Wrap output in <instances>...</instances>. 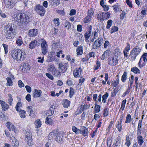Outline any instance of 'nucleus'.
<instances>
[{"instance_id": "obj_1", "label": "nucleus", "mask_w": 147, "mask_h": 147, "mask_svg": "<svg viewBox=\"0 0 147 147\" xmlns=\"http://www.w3.org/2000/svg\"><path fill=\"white\" fill-rule=\"evenodd\" d=\"M15 15L14 21H16V24L20 26H23L24 24H27L30 21L31 16L28 12L19 13Z\"/></svg>"}, {"instance_id": "obj_2", "label": "nucleus", "mask_w": 147, "mask_h": 147, "mask_svg": "<svg viewBox=\"0 0 147 147\" xmlns=\"http://www.w3.org/2000/svg\"><path fill=\"white\" fill-rule=\"evenodd\" d=\"M12 58L17 61L24 60L26 57L25 52L20 49H15L11 52Z\"/></svg>"}, {"instance_id": "obj_3", "label": "nucleus", "mask_w": 147, "mask_h": 147, "mask_svg": "<svg viewBox=\"0 0 147 147\" xmlns=\"http://www.w3.org/2000/svg\"><path fill=\"white\" fill-rule=\"evenodd\" d=\"M141 51V49L138 46H136L130 51L129 57L131 61H135L136 57L139 54Z\"/></svg>"}, {"instance_id": "obj_4", "label": "nucleus", "mask_w": 147, "mask_h": 147, "mask_svg": "<svg viewBox=\"0 0 147 147\" xmlns=\"http://www.w3.org/2000/svg\"><path fill=\"white\" fill-rule=\"evenodd\" d=\"M147 61V53H145L142 55L138 63V66L142 68L145 65V62Z\"/></svg>"}, {"instance_id": "obj_5", "label": "nucleus", "mask_w": 147, "mask_h": 147, "mask_svg": "<svg viewBox=\"0 0 147 147\" xmlns=\"http://www.w3.org/2000/svg\"><path fill=\"white\" fill-rule=\"evenodd\" d=\"M35 10L41 16H44L45 12V9L43 6L40 4H38L36 5Z\"/></svg>"}, {"instance_id": "obj_6", "label": "nucleus", "mask_w": 147, "mask_h": 147, "mask_svg": "<svg viewBox=\"0 0 147 147\" xmlns=\"http://www.w3.org/2000/svg\"><path fill=\"white\" fill-rule=\"evenodd\" d=\"M24 140L25 141L27 142L28 145L30 146L33 144V142L32 141L31 134L29 132L27 131L26 133Z\"/></svg>"}, {"instance_id": "obj_7", "label": "nucleus", "mask_w": 147, "mask_h": 147, "mask_svg": "<svg viewBox=\"0 0 147 147\" xmlns=\"http://www.w3.org/2000/svg\"><path fill=\"white\" fill-rule=\"evenodd\" d=\"M55 140L59 143H62L64 140L63 133L62 132L57 133Z\"/></svg>"}, {"instance_id": "obj_8", "label": "nucleus", "mask_w": 147, "mask_h": 147, "mask_svg": "<svg viewBox=\"0 0 147 147\" xmlns=\"http://www.w3.org/2000/svg\"><path fill=\"white\" fill-rule=\"evenodd\" d=\"M16 23V22L15 23V21H12L11 22L9 23L7 25V27L6 28V30L7 31H11L14 32V27L16 25L15 24Z\"/></svg>"}, {"instance_id": "obj_9", "label": "nucleus", "mask_w": 147, "mask_h": 147, "mask_svg": "<svg viewBox=\"0 0 147 147\" xmlns=\"http://www.w3.org/2000/svg\"><path fill=\"white\" fill-rule=\"evenodd\" d=\"M82 69L81 67L76 68L73 71V75L75 77H79L81 75Z\"/></svg>"}, {"instance_id": "obj_10", "label": "nucleus", "mask_w": 147, "mask_h": 147, "mask_svg": "<svg viewBox=\"0 0 147 147\" xmlns=\"http://www.w3.org/2000/svg\"><path fill=\"white\" fill-rule=\"evenodd\" d=\"M108 60L109 61L108 64L110 65L115 66L118 63V60L116 58L111 57L108 58Z\"/></svg>"}, {"instance_id": "obj_11", "label": "nucleus", "mask_w": 147, "mask_h": 147, "mask_svg": "<svg viewBox=\"0 0 147 147\" xmlns=\"http://www.w3.org/2000/svg\"><path fill=\"white\" fill-rule=\"evenodd\" d=\"M80 134L84 136H87L88 134V128L85 127L83 126L80 129Z\"/></svg>"}, {"instance_id": "obj_12", "label": "nucleus", "mask_w": 147, "mask_h": 147, "mask_svg": "<svg viewBox=\"0 0 147 147\" xmlns=\"http://www.w3.org/2000/svg\"><path fill=\"white\" fill-rule=\"evenodd\" d=\"M15 32L6 30L5 32V36L6 38L10 39L13 37L14 35L15 34Z\"/></svg>"}, {"instance_id": "obj_13", "label": "nucleus", "mask_w": 147, "mask_h": 147, "mask_svg": "<svg viewBox=\"0 0 147 147\" xmlns=\"http://www.w3.org/2000/svg\"><path fill=\"white\" fill-rule=\"evenodd\" d=\"M58 69L62 73L65 72L67 69V68L65 64H63L61 63H59V65Z\"/></svg>"}, {"instance_id": "obj_14", "label": "nucleus", "mask_w": 147, "mask_h": 147, "mask_svg": "<svg viewBox=\"0 0 147 147\" xmlns=\"http://www.w3.org/2000/svg\"><path fill=\"white\" fill-rule=\"evenodd\" d=\"M130 45L128 43H127V46L125 47L123 51V53L124 57H126L128 58L129 57V55L128 56V53L127 52H129L130 49Z\"/></svg>"}, {"instance_id": "obj_15", "label": "nucleus", "mask_w": 147, "mask_h": 147, "mask_svg": "<svg viewBox=\"0 0 147 147\" xmlns=\"http://www.w3.org/2000/svg\"><path fill=\"white\" fill-rule=\"evenodd\" d=\"M22 72L28 71L30 69V66L27 63H24L22 65Z\"/></svg>"}, {"instance_id": "obj_16", "label": "nucleus", "mask_w": 147, "mask_h": 147, "mask_svg": "<svg viewBox=\"0 0 147 147\" xmlns=\"http://www.w3.org/2000/svg\"><path fill=\"white\" fill-rule=\"evenodd\" d=\"M4 2L6 7L11 8L13 6V2L12 0H4Z\"/></svg>"}, {"instance_id": "obj_17", "label": "nucleus", "mask_w": 147, "mask_h": 147, "mask_svg": "<svg viewBox=\"0 0 147 147\" xmlns=\"http://www.w3.org/2000/svg\"><path fill=\"white\" fill-rule=\"evenodd\" d=\"M0 103L2 107V109L3 110L5 111L8 109L9 108L8 105L4 101L0 100Z\"/></svg>"}, {"instance_id": "obj_18", "label": "nucleus", "mask_w": 147, "mask_h": 147, "mask_svg": "<svg viewBox=\"0 0 147 147\" xmlns=\"http://www.w3.org/2000/svg\"><path fill=\"white\" fill-rule=\"evenodd\" d=\"M38 33V31L37 29H31L29 30L28 35L30 37H33L36 36Z\"/></svg>"}, {"instance_id": "obj_19", "label": "nucleus", "mask_w": 147, "mask_h": 147, "mask_svg": "<svg viewBox=\"0 0 147 147\" xmlns=\"http://www.w3.org/2000/svg\"><path fill=\"white\" fill-rule=\"evenodd\" d=\"M28 112L30 113L29 115L32 117H35L34 112L33 111V107L31 106L27 107Z\"/></svg>"}, {"instance_id": "obj_20", "label": "nucleus", "mask_w": 147, "mask_h": 147, "mask_svg": "<svg viewBox=\"0 0 147 147\" xmlns=\"http://www.w3.org/2000/svg\"><path fill=\"white\" fill-rule=\"evenodd\" d=\"M62 103L64 108H67L70 106V102L68 100L65 99L62 100Z\"/></svg>"}, {"instance_id": "obj_21", "label": "nucleus", "mask_w": 147, "mask_h": 147, "mask_svg": "<svg viewBox=\"0 0 147 147\" xmlns=\"http://www.w3.org/2000/svg\"><path fill=\"white\" fill-rule=\"evenodd\" d=\"M142 122V120H140L139 121L138 125L137 130V135H141V134Z\"/></svg>"}, {"instance_id": "obj_22", "label": "nucleus", "mask_w": 147, "mask_h": 147, "mask_svg": "<svg viewBox=\"0 0 147 147\" xmlns=\"http://www.w3.org/2000/svg\"><path fill=\"white\" fill-rule=\"evenodd\" d=\"M42 91L41 90H37L35 89L33 93V97L34 98L39 97L41 95Z\"/></svg>"}, {"instance_id": "obj_23", "label": "nucleus", "mask_w": 147, "mask_h": 147, "mask_svg": "<svg viewBox=\"0 0 147 147\" xmlns=\"http://www.w3.org/2000/svg\"><path fill=\"white\" fill-rule=\"evenodd\" d=\"M61 73L59 69H56L54 71L52 72V74L55 77L59 78L61 76Z\"/></svg>"}, {"instance_id": "obj_24", "label": "nucleus", "mask_w": 147, "mask_h": 147, "mask_svg": "<svg viewBox=\"0 0 147 147\" xmlns=\"http://www.w3.org/2000/svg\"><path fill=\"white\" fill-rule=\"evenodd\" d=\"M119 75L116 76V79L115 80L113 81L111 83L112 85L114 87H116L119 84Z\"/></svg>"}, {"instance_id": "obj_25", "label": "nucleus", "mask_w": 147, "mask_h": 147, "mask_svg": "<svg viewBox=\"0 0 147 147\" xmlns=\"http://www.w3.org/2000/svg\"><path fill=\"white\" fill-rule=\"evenodd\" d=\"M57 134V133H56L55 131H52L49 134L48 138L49 140H50L53 138L55 139Z\"/></svg>"}, {"instance_id": "obj_26", "label": "nucleus", "mask_w": 147, "mask_h": 147, "mask_svg": "<svg viewBox=\"0 0 147 147\" xmlns=\"http://www.w3.org/2000/svg\"><path fill=\"white\" fill-rule=\"evenodd\" d=\"M91 29V26H90V27H89V31L86 32L85 34L84 35L85 38L87 40H88L90 36L92 34Z\"/></svg>"}, {"instance_id": "obj_27", "label": "nucleus", "mask_w": 147, "mask_h": 147, "mask_svg": "<svg viewBox=\"0 0 147 147\" xmlns=\"http://www.w3.org/2000/svg\"><path fill=\"white\" fill-rule=\"evenodd\" d=\"M37 43V42L36 40L32 41L29 45V48L32 49L35 47Z\"/></svg>"}, {"instance_id": "obj_28", "label": "nucleus", "mask_w": 147, "mask_h": 147, "mask_svg": "<svg viewBox=\"0 0 147 147\" xmlns=\"http://www.w3.org/2000/svg\"><path fill=\"white\" fill-rule=\"evenodd\" d=\"M137 135L138 136L137 139L138 143L139 145H141L144 142L143 138L140 135Z\"/></svg>"}, {"instance_id": "obj_29", "label": "nucleus", "mask_w": 147, "mask_h": 147, "mask_svg": "<svg viewBox=\"0 0 147 147\" xmlns=\"http://www.w3.org/2000/svg\"><path fill=\"white\" fill-rule=\"evenodd\" d=\"M110 13L107 12L106 13H103V17L101 20L104 21L105 20L108 19L110 16Z\"/></svg>"}, {"instance_id": "obj_30", "label": "nucleus", "mask_w": 147, "mask_h": 147, "mask_svg": "<svg viewBox=\"0 0 147 147\" xmlns=\"http://www.w3.org/2000/svg\"><path fill=\"white\" fill-rule=\"evenodd\" d=\"M77 55H81L83 53V48L82 46L79 47L76 50Z\"/></svg>"}, {"instance_id": "obj_31", "label": "nucleus", "mask_w": 147, "mask_h": 147, "mask_svg": "<svg viewBox=\"0 0 147 147\" xmlns=\"http://www.w3.org/2000/svg\"><path fill=\"white\" fill-rule=\"evenodd\" d=\"M20 117L22 118H24L26 117V112L24 110L20 109L19 111Z\"/></svg>"}, {"instance_id": "obj_32", "label": "nucleus", "mask_w": 147, "mask_h": 147, "mask_svg": "<svg viewBox=\"0 0 147 147\" xmlns=\"http://www.w3.org/2000/svg\"><path fill=\"white\" fill-rule=\"evenodd\" d=\"M55 60L54 56L52 54H49L48 55V57L47 61L49 62Z\"/></svg>"}, {"instance_id": "obj_33", "label": "nucleus", "mask_w": 147, "mask_h": 147, "mask_svg": "<svg viewBox=\"0 0 147 147\" xmlns=\"http://www.w3.org/2000/svg\"><path fill=\"white\" fill-rule=\"evenodd\" d=\"M121 137L120 136H118L115 140V142L114 144H115L116 146H120L121 144Z\"/></svg>"}, {"instance_id": "obj_34", "label": "nucleus", "mask_w": 147, "mask_h": 147, "mask_svg": "<svg viewBox=\"0 0 147 147\" xmlns=\"http://www.w3.org/2000/svg\"><path fill=\"white\" fill-rule=\"evenodd\" d=\"M12 146L15 147H17L19 145V142L14 137V139L12 140Z\"/></svg>"}, {"instance_id": "obj_35", "label": "nucleus", "mask_w": 147, "mask_h": 147, "mask_svg": "<svg viewBox=\"0 0 147 147\" xmlns=\"http://www.w3.org/2000/svg\"><path fill=\"white\" fill-rule=\"evenodd\" d=\"M131 71L133 72L136 74H140V70L137 67H134L131 69Z\"/></svg>"}, {"instance_id": "obj_36", "label": "nucleus", "mask_w": 147, "mask_h": 147, "mask_svg": "<svg viewBox=\"0 0 147 147\" xmlns=\"http://www.w3.org/2000/svg\"><path fill=\"white\" fill-rule=\"evenodd\" d=\"M127 74L126 72L125 71L121 77V80L124 83L127 79Z\"/></svg>"}, {"instance_id": "obj_37", "label": "nucleus", "mask_w": 147, "mask_h": 147, "mask_svg": "<svg viewBox=\"0 0 147 147\" xmlns=\"http://www.w3.org/2000/svg\"><path fill=\"white\" fill-rule=\"evenodd\" d=\"M64 27L67 28V30H69L71 28V24L69 22L66 20L64 23Z\"/></svg>"}, {"instance_id": "obj_38", "label": "nucleus", "mask_w": 147, "mask_h": 147, "mask_svg": "<svg viewBox=\"0 0 147 147\" xmlns=\"http://www.w3.org/2000/svg\"><path fill=\"white\" fill-rule=\"evenodd\" d=\"M109 96V94L108 93L106 92L105 94L103 95L102 96V101L105 103L106 102V100L107 99Z\"/></svg>"}, {"instance_id": "obj_39", "label": "nucleus", "mask_w": 147, "mask_h": 147, "mask_svg": "<svg viewBox=\"0 0 147 147\" xmlns=\"http://www.w3.org/2000/svg\"><path fill=\"white\" fill-rule=\"evenodd\" d=\"M16 43L18 45H21L23 43V41L21 37L19 36L16 40Z\"/></svg>"}, {"instance_id": "obj_40", "label": "nucleus", "mask_w": 147, "mask_h": 147, "mask_svg": "<svg viewBox=\"0 0 147 147\" xmlns=\"http://www.w3.org/2000/svg\"><path fill=\"white\" fill-rule=\"evenodd\" d=\"M118 28L117 27L114 26H113L111 28V31L110 32V33L111 34L117 31H118Z\"/></svg>"}, {"instance_id": "obj_41", "label": "nucleus", "mask_w": 147, "mask_h": 147, "mask_svg": "<svg viewBox=\"0 0 147 147\" xmlns=\"http://www.w3.org/2000/svg\"><path fill=\"white\" fill-rule=\"evenodd\" d=\"M72 130L76 134H79V133H80V129H78L75 126L72 127Z\"/></svg>"}, {"instance_id": "obj_42", "label": "nucleus", "mask_w": 147, "mask_h": 147, "mask_svg": "<svg viewBox=\"0 0 147 147\" xmlns=\"http://www.w3.org/2000/svg\"><path fill=\"white\" fill-rule=\"evenodd\" d=\"M100 106L99 105H96H96L94 107V111L96 113H98L100 112Z\"/></svg>"}, {"instance_id": "obj_43", "label": "nucleus", "mask_w": 147, "mask_h": 147, "mask_svg": "<svg viewBox=\"0 0 147 147\" xmlns=\"http://www.w3.org/2000/svg\"><path fill=\"white\" fill-rule=\"evenodd\" d=\"M96 40L93 43V45H92V49H96L99 48L100 46H99L98 45V42H97Z\"/></svg>"}, {"instance_id": "obj_44", "label": "nucleus", "mask_w": 147, "mask_h": 147, "mask_svg": "<svg viewBox=\"0 0 147 147\" xmlns=\"http://www.w3.org/2000/svg\"><path fill=\"white\" fill-rule=\"evenodd\" d=\"M131 121V115L129 114H128L126 117L125 123H130Z\"/></svg>"}, {"instance_id": "obj_45", "label": "nucleus", "mask_w": 147, "mask_h": 147, "mask_svg": "<svg viewBox=\"0 0 147 147\" xmlns=\"http://www.w3.org/2000/svg\"><path fill=\"white\" fill-rule=\"evenodd\" d=\"M113 22V21L111 20H109L107 22V24L106 27L107 29H109L112 26Z\"/></svg>"}, {"instance_id": "obj_46", "label": "nucleus", "mask_w": 147, "mask_h": 147, "mask_svg": "<svg viewBox=\"0 0 147 147\" xmlns=\"http://www.w3.org/2000/svg\"><path fill=\"white\" fill-rule=\"evenodd\" d=\"M6 80H7V85L9 86H12L13 82L11 78L8 77L6 78Z\"/></svg>"}, {"instance_id": "obj_47", "label": "nucleus", "mask_w": 147, "mask_h": 147, "mask_svg": "<svg viewBox=\"0 0 147 147\" xmlns=\"http://www.w3.org/2000/svg\"><path fill=\"white\" fill-rule=\"evenodd\" d=\"M109 109L107 107L105 108L103 115L104 117L107 116L109 115Z\"/></svg>"}, {"instance_id": "obj_48", "label": "nucleus", "mask_w": 147, "mask_h": 147, "mask_svg": "<svg viewBox=\"0 0 147 147\" xmlns=\"http://www.w3.org/2000/svg\"><path fill=\"white\" fill-rule=\"evenodd\" d=\"M94 11L92 9H90L88 10V15L90 17H92L93 15Z\"/></svg>"}, {"instance_id": "obj_49", "label": "nucleus", "mask_w": 147, "mask_h": 147, "mask_svg": "<svg viewBox=\"0 0 147 147\" xmlns=\"http://www.w3.org/2000/svg\"><path fill=\"white\" fill-rule=\"evenodd\" d=\"M59 45V42L54 41L52 44V48L53 49H56L58 47Z\"/></svg>"}, {"instance_id": "obj_50", "label": "nucleus", "mask_w": 147, "mask_h": 147, "mask_svg": "<svg viewBox=\"0 0 147 147\" xmlns=\"http://www.w3.org/2000/svg\"><path fill=\"white\" fill-rule=\"evenodd\" d=\"M125 140V144L128 147H129L131 144V142L128 136L126 137Z\"/></svg>"}, {"instance_id": "obj_51", "label": "nucleus", "mask_w": 147, "mask_h": 147, "mask_svg": "<svg viewBox=\"0 0 147 147\" xmlns=\"http://www.w3.org/2000/svg\"><path fill=\"white\" fill-rule=\"evenodd\" d=\"M69 97L71 98L72 97L74 93V90L73 88L71 87L69 89Z\"/></svg>"}, {"instance_id": "obj_52", "label": "nucleus", "mask_w": 147, "mask_h": 147, "mask_svg": "<svg viewBox=\"0 0 147 147\" xmlns=\"http://www.w3.org/2000/svg\"><path fill=\"white\" fill-rule=\"evenodd\" d=\"M22 104L20 102H18L15 107L17 111H19L20 109V107L22 106Z\"/></svg>"}, {"instance_id": "obj_53", "label": "nucleus", "mask_w": 147, "mask_h": 147, "mask_svg": "<svg viewBox=\"0 0 147 147\" xmlns=\"http://www.w3.org/2000/svg\"><path fill=\"white\" fill-rule=\"evenodd\" d=\"M90 106L87 104H86L84 105H81V108H80V109L82 111H84V109H88L89 107Z\"/></svg>"}, {"instance_id": "obj_54", "label": "nucleus", "mask_w": 147, "mask_h": 147, "mask_svg": "<svg viewBox=\"0 0 147 147\" xmlns=\"http://www.w3.org/2000/svg\"><path fill=\"white\" fill-rule=\"evenodd\" d=\"M56 69H55V67L53 65H51L49 68V70L52 73Z\"/></svg>"}, {"instance_id": "obj_55", "label": "nucleus", "mask_w": 147, "mask_h": 147, "mask_svg": "<svg viewBox=\"0 0 147 147\" xmlns=\"http://www.w3.org/2000/svg\"><path fill=\"white\" fill-rule=\"evenodd\" d=\"M113 7L114 8V9L115 11V12H117L119 10V6L118 5V3L113 5Z\"/></svg>"}, {"instance_id": "obj_56", "label": "nucleus", "mask_w": 147, "mask_h": 147, "mask_svg": "<svg viewBox=\"0 0 147 147\" xmlns=\"http://www.w3.org/2000/svg\"><path fill=\"white\" fill-rule=\"evenodd\" d=\"M53 22L56 26H57L59 25V18H55L53 20Z\"/></svg>"}, {"instance_id": "obj_57", "label": "nucleus", "mask_w": 147, "mask_h": 147, "mask_svg": "<svg viewBox=\"0 0 147 147\" xmlns=\"http://www.w3.org/2000/svg\"><path fill=\"white\" fill-rule=\"evenodd\" d=\"M52 119L51 118L47 117L46 119L45 123L47 124H51L52 123Z\"/></svg>"}, {"instance_id": "obj_58", "label": "nucleus", "mask_w": 147, "mask_h": 147, "mask_svg": "<svg viewBox=\"0 0 147 147\" xmlns=\"http://www.w3.org/2000/svg\"><path fill=\"white\" fill-rule=\"evenodd\" d=\"M96 40L97 41V42H98V46L100 47L103 43V39L101 38H99Z\"/></svg>"}, {"instance_id": "obj_59", "label": "nucleus", "mask_w": 147, "mask_h": 147, "mask_svg": "<svg viewBox=\"0 0 147 147\" xmlns=\"http://www.w3.org/2000/svg\"><path fill=\"white\" fill-rule=\"evenodd\" d=\"M41 49L48 47V46L47 45V42L46 41L44 40L41 43Z\"/></svg>"}, {"instance_id": "obj_60", "label": "nucleus", "mask_w": 147, "mask_h": 147, "mask_svg": "<svg viewBox=\"0 0 147 147\" xmlns=\"http://www.w3.org/2000/svg\"><path fill=\"white\" fill-rule=\"evenodd\" d=\"M96 64V66L94 68V70H96L98 69L101 65L99 61H97Z\"/></svg>"}, {"instance_id": "obj_61", "label": "nucleus", "mask_w": 147, "mask_h": 147, "mask_svg": "<svg viewBox=\"0 0 147 147\" xmlns=\"http://www.w3.org/2000/svg\"><path fill=\"white\" fill-rule=\"evenodd\" d=\"M8 96L9 97L8 100L9 103L10 105H11L12 103V101L13 100L11 97L12 95L11 94H8Z\"/></svg>"}, {"instance_id": "obj_62", "label": "nucleus", "mask_w": 147, "mask_h": 147, "mask_svg": "<svg viewBox=\"0 0 147 147\" xmlns=\"http://www.w3.org/2000/svg\"><path fill=\"white\" fill-rule=\"evenodd\" d=\"M117 125L116 126V127L118 129V130L119 131H121L122 129V126L121 123L119 124V121L117 122Z\"/></svg>"}, {"instance_id": "obj_63", "label": "nucleus", "mask_w": 147, "mask_h": 147, "mask_svg": "<svg viewBox=\"0 0 147 147\" xmlns=\"http://www.w3.org/2000/svg\"><path fill=\"white\" fill-rule=\"evenodd\" d=\"M57 12L62 16H64L65 15V13L64 10H57Z\"/></svg>"}, {"instance_id": "obj_64", "label": "nucleus", "mask_w": 147, "mask_h": 147, "mask_svg": "<svg viewBox=\"0 0 147 147\" xmlns=\"http://www.w3.org/2000/svg\"><path fill=\"white\" fill-rule=\"evenodd\" d=\"M76 12V10L74 9H72L70 11V13L69 15L71 16L75 15Z\"/></svg>"}]
</instances>
